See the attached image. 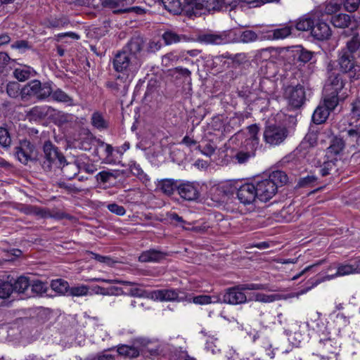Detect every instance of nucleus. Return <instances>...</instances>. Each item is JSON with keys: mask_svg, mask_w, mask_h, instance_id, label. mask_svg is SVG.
I'll list each match as a JSON object with an SVG mask.
<instances>
[{"mask_svg": "<svg viewBox=\"0 0 360 360\" xmlns=\"http://www.w3.org/2000/svg\"><path fill=\"white\" fill-rule=\"evenodd\" d=\"M213 10H221L223 8L231 7V9L235 8L240 2V0H212Z\"/></svg>", "mask_w": 360, "mask_h": 360, "instance_id": "nucleus-41", "label": "nucleus"}, {"mask_svg": "<svg viewBox=\"0 0 360 360\" xmlns=\"http://www.w3.org/2000/svg\"><path fill=\"white\" fill-rule=\"evenodd\" d=\"M318 184V178L313 175H307L299 179L297 186L298 188H311Z\"/></svg>", "mask_w": 360, "mask_h": 360, "instance_id": "nucleus-39", "label": "nucleus"}, {"mask_svg": "<svg viewBox=\"0 0 360 360\" xmlns=\"http://www.w3.org/2000/svg\"><path fill=\"white\" fill-rule=\"evenodd\" d=\"M34 215L41 219L49 218V216H50V210L36 206Z\"/></svg>", "mask_w": 360, "mask_h": 360, "instance_id": "nucleus-62", "label": "nucleus"}, {"mask_svg": "<svg viewBox=\"0 0 360 360\" xmlns=\"http://www.w3.org/2000/svg\"><path fill=\"white\" fill-rule=\"evenodd\" d=\"M10 60L11 58L7 53L0 52V75L5 71Z\"/></svg>", "mask_w": 360, "mask_h": 360, "instance_id": "nucleus-61", "label": "nucleus"}, {"mask_svg": "<svg viewBox=\"0 0 360 360\" xmlns=\"http://www.w3.org/2000/svg\"><path fill=\"white\" fill-rule=\"evenodd\" d=\"M289 135L287 127L277 124H270L265 127L263 136L266 143L276 146L281 144Z\"/></svg>", "mask_w": 360, "mask_h": 360, "instance_id": "nucleus-6", "label": "nucleus"}, {"mask_svg": "<svg viewBox=\"0 0 360 360\" xmlns=\"http://www.w3.org/2000/svg\"><path fill=\"white\" fill-rule=\"evenodd\" d=\"M278 295H265L263 293H257L255 296V299L257 302H272L278 300Z\"/></svg>", "mask_w": 360, "mask_h": 360, "instance_id": "nucleus-52", "label": "nucleus"}, {"mask_svg": "<svg viewBox=\"0 0 360 360\" xmlns=\"http://www.w3.org/2000/svg\"><path fill=\"white\" fill-rule=\"evenodd\" d=\"M6 93L11 98H15L21 96L20 86L17 82H9L6 87Z\"/></svg>", "mask_w": 360, "mask_h": 360, "instance_id": "nucleus-43", "label": "nucleus"}, {"mask_svg": "<svg viewBox=\"0 0 360 360\" xmlns=\"http://www.w3.org/2000/svg\"><path fill=\"white\" fill-rule=\"evenodd\" d=\"M259 127L256 124H252L248 127L250 138L245 140V146H250L251 148H257L259 143L257 134Z\"/></svg>", "mask_w": 360, "mask_h": 360, "instance_id": "nucleus-33", "label": "nucleus"}, {"mask_svg": "<svg viewBox=\"0 0 360 360\" xmlns=\"http://www.w3.org/2000/svg\"><path fill=\"white\" fill-rule=\"evenodd\" d=\"M11 139L8 130L4 127H0V145L6 148L11 145Z\"/></svg>", "mask_w": 360, "mask_h": 360, "instance_id": "nucleus-48", "label": "nucleus"}, {"mask_svg": "<svg viewBox=\"0 0 360 360\" xmlns=\"http://www.w3.org/2000/svg\"><path fill=\"white\" fill-rule=\"evenodd\" d=\"M143 46V42L140 37L132 38L127 45L123 49L124 51H127L130 54V56H134L139 58V53L141 52Z\"/></svg>", "mask_w": 360, "mask_h": 360, "instance_id": "nucleus-23", "label": "nucleus"}, {"mask_svg": "<svg viewBox=\"0 0 360 360\" xmlns=\"http://www.w3.org/2000/svg\"><path fill=\"white\" fill-rule=\"evenodd\" d=\"M165 45H171L180 42L181 40H186V37L183 34H178L173 30H167L162 35Z\"/></svg>", "mask_w": 360, "mask_h": 360, "instance_id": "nucleus-25", "label": "nucleus"}, {"mask_svg": "<svg viewBox=\"0 0 360 360\" xmlns=\"http://www.w3.org/2000/svg\"><path fill=\"white\" fill-rule=\"evenodd\" d=\"M214 8L210 0H184L183 5V10L189 15H200L204 9L210 11Z\"/></svg>", "mask_w": 360, "mask_h": 360, "instance_id": "nucleus-10", "label": "nucleus"}, {"mask_svg": "<svg viewBox=\"0 0 360 360\" xmlns=\"http://www.w3.org/2000/svg\"><path fill=\"white\" fill-rule=\"evenodd\" d=\"M94 292L96 294H101L103 295H118L120 291H122V289L117 287L112 286L110 288H103L98 285H96L94 288Z\"/></svg>", "mask_w": 360, "mask_h": 360, "instance_id": "nucleus-44", "label": "nucleus"}, {"mask_svg": "<svg viewBox=\"0 0 360 360\" xmlns=\"http://www.w3.org/2000/svg\"><path fill=\"white\" fill-rule=\"evenodd\" d=\"M294 53V57L296 58L298 61L303 63L309 62L313 56V52L306 50L302 47H298Z\"/></svg>", "mask_w": 360, "mask_h": 360, "instance_id": "nucleus-40", "label": "nucleus"}, {"mask_svg": "<svg viewBox=\"0 0 360 360\" xmlns=\"http://www.w3.org/2000/svg\"><path fill=\"white\" fill-rule=\"evenodd\" d=\"M15 156L24 165H26L30 160H34L33 157L34 146L27 140L21 141L20 146L15 148Z\"/></svg>", "mask_w": 360, "mask_h": 360, "instance_id": "nucleus-13", "label": "nucleus"}, {"mask_svg": "<svg viewBox=\"0 0 360 360\" xmlns=\"http://www.w3.org/2000/svg\"><path fill=\"white\" fill-rule=\"evenodd\" d=\"M188 298L191 299L190 302H193L194 304H196L203 305V304H208L213 302L212 300V297L210 295H200L194 296V297H191V295H188ZM219 302V300H217V301H214V302Z\"/></svg>", "mask_w": 360, "mask_h": 360, "instance_id": "nucleus-45", "label": "nucleus"}, {"mask_svg": "<svg viewBox=\"0 0 360 360\" xmlns=\"http://www.w3.org/2000/svg\"><path fill=\"white\" fill-rule=\"evenodd\" d=\"M356 28L355 26L347 30H344L340 34L344 37L352 36V39L347 43V48L351 53L356 52L360 47L359 34L356 32Z\"/></svg>", "mask_w": 360, "mask_h": 360, "instance_id": "nucleus-19", "label": "nucleus"}, {"mask_svg": "<svg viewBox=\"0 0 360 360\" xmlns=\"http://www.w3.org/2000/svg\"><path fill=\"white\" fill-rule=\"evenodd\" d=\"M198 41L206 44L221 45L228 41L226 32L214 33L206 32L198 36Z\"/></svg>", "mask_w": 360, "mask_h": 360, "instance_id": "nucleus-15", "label": "nucleus"}, {"mask_svg": "<svg viewBox=\"0 0 360 360\" xmlns=\"http://www.w3.org/2000/svg\"><path fill=\"white\" fill-rule=\"evenodd\" d=\"M340 69L342 72L349 73L350 77L355 76V66L352 60L349 56L343 55L339 60Z\"/></svg>", "mask_w": 360, "mask_h": 360, "instance_id": "nucleus-26", "label": "nucleus"}, {"mask_svg": "<svg viewBox=\"0 0 360 360\" xmlns=\"http://www.w3.org/2000/svg\"><path fill=\"white\" fill-rule=\"evenodd\" d=\"M292 27L284 26L281 28L274 29L267 32L266 37L268 39H283L291 34Z\"/></svg>", "mask_w": 360, "mask_h": 360, "instance_id": "nucleus-24", "label": "nucleus"}, {"mask_svg": "<svg viewBox=\"0 0 360 360\" xmlns=\"http://www.w3.org/2000/svg\"><path fill=\"white\" fill-rule=\"evenodd\" d=\"M311 34L318 40H325L331 35V30L327 23L319 21L316 24L314 23Z\"/></svg>", "mask_w": 360, "mask_h": 360, "instance_id": "nucleus-20", "label": "nucleus"}, {"mask_svg": "<svg viewBox=\"0 0 360 360\" xmlns=\"http://www.w3.org/2000/svg\"><path fill=\"white\" fill-rule=\"evenodd\" d=\"M89 289L86 285L75 286L70 288V295L72 296H84L88 294Z\"/></svg>", "mask_w": 360, "mask_h": 360, "instance_id": "nucleus-50", "label": "nucleus"}, {"mask_svg": "<svg viewBox=\"0 0 360 360\" xmlns=\"http://www.w3.org/2000/svg\"><path fill=\"white\" fill-rule=\"evenodd\" d=\"M58 169L61 170L65 179L71 180L79 172L81 169L80 162L76 160L74 162H67L65 160L63 167H58Z\"/></svg>", "mask_w": 360, "mask_h": 360, "instance_id": "nucleus-21", "label": "nucleus"}, {"mask_svg": "<svg viewBox=\"0 0 360 360\" xmlns=\"http://www.w3.org/2000/svg\"><path fill=\"white\" fill-rule=\"evenodd\" d=\"M266 289V285L260 283H244L237 285L226 289L223 295L222 302L232 305L245 304L248 302V299L243 291Z\"/></svg>", "mask_w": 360, "mask_h": 360, "instance_id": "nucleus-2", "label": "nucleus"}, {"mask_svg": "<svg viewBox=\"0 0 360 360\" xmlns=\"http://www.w3.org/2000/svg\"><path fill=\"white\" fill-rule=\"evenodd\" d=\"M320 282H321V280H319V279H316V280L311 279V280H309L308 281V283H309L310 285H309L308 287L301 290L299 292L292 293L290 295V297H299L300 295H302L307 292L311 288H313L314 287L316 286Z\"/></svg>", "mask_w": 360, "mask_h": 360, "instance_id": "nucleus-51", "label": "nucleus"}, {"mask_svg": "<svg viewBox=\"0 0 360 360\" xmlns=\"http://www.w3.org/2000/svg\"><path fill=\"white\" fill-rule=\"evenodd\" d=\"M330 110L323 106H318L312 115V121L316 124H320L326 121Z\"/></svg>", "mask_w": 360, "mask_h": 360, "instance_id": "nucleus-28", "label": "nucleus"}, {"mask_svg": "<svg viewBox=\"0 0 360 360\" xmlns=\"http://www.w3.org/2000/svg\"><path fill=\"white\" fill-rule=\"evenodd\" d=\"M357 268L353 265L349 264H342L339 265V276H345L350 274L358 273Z\"/></svg>", "mask_w": 360, "mask_h": 360, "instance_id": "nucleus-53", "label": "nucleus"}, {"mask_svg": "<svg viewBox=\"0 0 360 360\" xmlns=\"http://www.w3.org/2000/svg\"><path fill=\"white\" fill-rule=\"evenodd\" d=\"M237 190V198L244 205H250L258 198L257 188L252 184H244Z\"/></svg>", "mask_w": 360, "mask_h": 360, "instance_id": "nucleus-11", "label": "nucleus"}, {"mask_svg": "<svg viewBox=\"0 0 360 360\" xmlns=\"http://www.w3.org/2000/svg\"><path fill=\"white\" fill-rule=\"evenodd\" d=\"M179 60V56L174 52H169L162 58V63L166 67L172 65Z\"/></svg>", "mask_w": 360, "mask_h": 360, "instance_id": "nucleus-49", "label": "nucleus"}, {"mask_svg": "<svg viewBox=\"0 0 360 360\" xmlns=\"http://www.w3.org/2000/svg\"><path fill=\"white\" fill-rule=\"evenodd\" d=\"M177 191L183 199L188 201L195 200L200 195L198 187L193 183L181 184L177 186Z\"/></svg>", "mask_w": 360, "mask_h": 360, "instance_id": "nucleus-14", "label": "nucleus"}, {"mask_svg": "<svg viewBox=\"0 0 360 360\" xmlns=\"http://www.w3.org/2000/svg\"><path fill=\"white\" fill-rule=\"evenodd\" d=\"M217 149V146L212 141H208L202 148V153L206 156L210 157L213 155Z\"/></svg>", "mask_w": 360, "mask_h": 360, "instance_id": "nucleus-58", "label": "nucleus"}, {"mask_svg": "<svg viewBox=\"0 0 360 360\" xmlns=\"http://www.w3.org/2000/svg\"><path fill=\"white\" fill-rule=\"evenodd\" d=\"M117 351L120 356L129 358H135L139 355V351L136 347L127 345L119 346Z\"/></svg>", "mask_w": 360, "mask_h": 360, "instance_id": "nucleus-37", "label": "nucleus"}, {"mask_svg": "<svg viewBox=\"0 0 360 360\" xmlns=\"http://www.w3.org/2000/svg\"><path fill=\"white\" fill-rule=\"evenodd\" d=\"M351 115L352 117L356 118L357 120L360 119V98H356L354 102L351 104Z\"/></svg>", "mask_w": 360, "mask_h": 360, "instance_id": "nucleus-57", "label": "nucleus"}, {"mask_svg": "<svg viewBox=\"0 0 360 360\" xmlns=\"http://www.w3.org/2000/svg\"><path fill=\"white\" fill-rule=\"evenodd\" d=\"M224 57L231 60L233 63L238 65H240L246 61V56L245 53H237L235 55L226 53Z\"/></svg>", "mask_w": 360, "mask_h": 360, "instance_id": "nucleus-55", "label": "nucleus"}, {"mask_svg": "<svg viewBox=\"0 0 360 360\" xmlns=\"http://www.w3.org/2000/svg\"><path fill=\"white\" fill-rule=\"evenodd\" d=\"M44 160L41 165L45 172H51L61 167L65 162V157L51 141H46L43 145Z\"/></svg>", "mask_w": 360, "mask_h": 360, "instance_id": "nucleus-3", "label": "nucleus"}, {"mask_svg": "<svg viewBox=\"0 0 360 360\" xmlns=\"http://www.w3.org/2000/svg\"><path fill=\"white\" fill-rule=\"evenodd\" d=\"M337 155H338V143H337V138L334 137L332 141V143L326 150V156L328 159V161L325 162L324 167L321 169V173L323 176H325L329 174V169H331L330 165H335V161L337 160Z\"/></svg>", "mask_w": 360, "mask_h": 360, "instance_id": "nucleus-16", "label": "nucleus"}, {"mask_svg": "<svg viewBox=\"0 0 360 360\" xmlns=\"http://www.w3.org/2000/svg\"><path fill=\"white\" fill-rule=\"evenodd\" d=\"M336 12H338V0H328L325 8V13L331 15Z\"/></svg>", "mask_w": 360, "mask_h": 360, "instance_id": "nucleus-59", "label": "nucleus"}, {"mask_svg": "<svg viewBox=\"0 0 360 360\" xmlns=\"http://www.w3.org/2000/svg\"><path fill=\"white\" fill-rule=\"evenodd\" d=\"M257 39V34L252 30L244 31L240 36L241 41L244 43H249Z\"/></svg>", "mask_w": 360, "mask_h": 360, "instance_id": "nucleus-54", "label": "nucleus"}, {"mask_svg": "<svg viewBox=\"0 0 360 360\" xmlns=\"http://www.w3.org/2000/svg\"><path fill=\"white\" fill-rule=\"evenodd\" d=\"M166 254L156 250L155 249H150L143 252L139 257V261L141 262H159L165 258Z\"/></svg>", "mask_w": 360, "mask_h": 360, "instance_id": "nucleus-22", "label": "nucleus"}, {"mask_svg": "<svg viewBox=\"0 0 360 360\" xmlns=\"http://www.w3.org/2000/svg\"><path fill=\"white\" fill-rule=\"evenodd\" d=\"M31 293H27L29 297L42 295L46 292L48 288L47 283L40 281H34L32 283H30Z\"/></svg>", "mask_w": 360, "mask_h": 360, "instance_id": "nucleus-36", "label": "nucleus"}, {"mask_svg": "<svg viewBox=\"0 0 360 360\" xmlns=\"http://www.w3.org/2000/svg\"><path fill=\"white\" fill-rule=\"evenodd\" d=\"M245 147L246 150L241 149L238 151L234 156L239 164L245 163L250 158L254 157L255 155V151L256 148H251L250 146Z\"/></svg>", "mask_w": 360, "mask_h": 360, "instance_id": "nucleus-30", "label": "nucleus"}, {"mask_svg": "<svg viewBox=\"0 0 360 360\" xmlns=\"http://www.w3.org/2000/svg\"><path fill=\"white\" fill-rule=\"evenodd\" d=\"M150 298L160 301L191 302L188 294L179 289H162L150 292Z\"/></svg>", "mask_w": 360, "mask_h": 360, "instance_id": "nucleus-8", "label": "nucleus"}, {"mask_svg": "<svg viewBox=\"0 0 360 360\" xmlns=\"http://www.w3.org/2000/svg\"><path fill=\"white\" fill-rule=\"evenodd\" d=\"M52 93V82L41 83L39 80L34 79L29 82L21 89L22 99L27 97H35L39 101L49 98Z\"/></svg>", "mask_w": 360, "mask_h": 360, "instance_id": "nucleus-4", "label": "nucleus"}, {"mask_svg": "<svg viewBox=\"0 0 360 360\" xmlns=\"http://www.w3.org/2000/svg\"><path fill=\"white\" fill-rule=\"evenodd\" d=\"M158 186L161 191L167 195L173 194L177 186L173 179H166L160 181Z\"/></svg>", "mask_w": 360, "mask_h": 360, "instance_id": "nucleus-35", "label": "nucleus"}, {"mask_svg": "<svg viewBox=\"0 0 360 360\" xmlns=\"http://www.w3.org/2000/svg\"><path fill=\"white\" fill-rule=\"evenodd\" d=\"M91 122L94 127L100 130L106 129L108 127V122L98 111H96L92 114Z\"/></svg>", "mask_w": 360, "mask_h": 360, "instance_id": "nucleus-34", "label": "nucleus"}, {"mask_svg": "<svg viewBox=\"0 0 360 360\" xmlns=\"http://www.w3.org/2000/svg\"><path fill=\"white\" fill-rule=\"evenodd\" d=\"M338 75L330 72L324 86V106L330 111L338 105Z\"/></svg>", "mask_w": 360, "mask_h": 360, "instance_id": "nucleus-7", "label": "nucleus"}, {"mask_svg": "<svg viewBox=\"0 0 360 360\" xmlns=\"http://www.w3.org/2000/svg\"><path fill=\"white\" fill-rule=\"evenodd\" d=\"M53 112H55V109L51 106L37 105L27 112V116L30 120L37 121L51 115Z\"/></svg>", "mask_w": 360, "mask_h": 360, "instance_id": "nucleus-17", "label": "nucleus"}, {"mask_svg": "<svg viewBox=\"0 0 360 360\" xmlns=\"http://www.w3.org/2000/svg\"><path fill=\"white\" fill-rule=\"evenodd\" d=\"M50 96L55 101L68 103L70 105H73L72 98L60 89H57L54 91L52 89Z\"/></svg>", "mask_w": 360, "mask_h": 360, "instance_id": "nucleus-31", "label": "nucleus"}, {"mask_svg": "<svg viewBox=\"0 0 360 360\" xmlns=\"http://www.w3.org/2000/svg\"><path fill=\"white\" fill-rule=\"evenodd\" d=\"M49 218H53L56 219H70V216L64 212L57 211V210H50V216Z\"/></svg>", "mask_w": 360, "mask_h": 360, "instance_id": "nucleus-64", "label": "nucleus"}, {"mask_svg": "<svg viewBox=\"0 0 360 360\" xmlns=\"http://www.w3.org/2000/svg\"><path fill=\"white\" fill-rule=\"evenodd\" d=\"M35 75L36 72L27 66L16 68L13 72V76L20 82H25Z\"/></svg>", "mask_w": 360, "mask_h": 360, "instance_id": "nucleus-27", "label": "nucleus"}, {"mask_svg": "<svg viewBox=\"0 0 360 360\" xmlns=\"http://www.w3.org/2000/svg\"><path fill=\"white\" fill-rule=\"evenodd\" d=\"M314 20L309 17H303L300 18L295 25V28L300 31H307L312 30Z\"/></svg>", "mask_w": 360, "mask_h": 360, "instance_id": "nucleus-42", "label": "nucleus"}, {"mask_svg": "<svg viewBox=\"0 0 360 360\" xmlns=\"http://www.w3.org/2000/svg\"><path fill=\"white\" fill-rule=\"evenodd\" d=\"M126 0H103L102 2V6L105 8H110L112 11L113 13H129L134 9H139V7H130L125 8L124 2Z\"/></svg>", "mask_w": 360, "mask_h": 360, "instance_id": "nucleus-18", "label": "nucleus"}, {"mask_svg": "<svg viewBox=\"0 0 360 360\" xmlns=\"http://www.w3.org/2000/svg\"><path fill=\"white\" fill-rule=\"evenodd\" d=\"M288 181V177L283 171L272 172L269 178L258 181L255 186L258 199L264 202L269 200L277 193L278 187L286 184Z\"/></svg>", "mask_w": 360, "mask_h": 360, "instance_id": "nucleus-1", "label": "nucleus"}, {"mask_svg": "<svg viewBox=\"0 0 360 360\" xmlns=\"http://www.w3.org/2000/svg\"><path fill=\"white\" fill-rule=\"evenodd\" d=\"M165 8L174 15H179L183 11V6L179 0H162Z\"/></svg>", "mask_w": 360, "mask_h": 360, "instance_id": "nucleus-29", "label": "nucleus"}, {"mask_svg": "<svg viewBox=\"0 0 360 360\" xmlns=\"http://www.w3.org/2000/svg\"><path fill=\"white\" fill-rule=\"evenodd\" d=\"M108 209L112 213L117 215L122 216L125 214L126 210L123 206L119 205L116 203H111L108 205Z\"/></svg>", "mask_w": 360, "mask_h": 360, "instance_id": "nucleus-60", "label": "nucleus"}, {"mask_svg": "<svg viewBox=\"0 0 360 360\" xmlns=\"http://www.w3.org/2000/svg\"><path fill=\"white\" fill-rule=\"evenodd\" d=\"M284 95L289 105L293 109L301 108L306 100L304 88L301 84L287 86Z\"/></svg>", "mask_w": 360, "mask_h": 360, "instance_id": "nucleus-9", "label": "nucleus"}, {"mask_svg": "<svg viewBox=\"0 0 360 360\" xmlns=\"http://www.w3.org/2000/svg\"><path fill=\"white\" fill-rule=\"evenodd\" d=\"M351 23V16L345 13H339V27H347Z\"/></svg>", "mask_w": 360, "mask_h": 360, "instance_id": "nucleus-63", "label": "nucleus"}, {"mask_svg": "<svg viewBox=\"0 0 360 360\" xmlns=\"http://www.w3.org/2000/svg\"><path fill=\"white\" fill-rule=\"evenodd\" d=\"M236 187L231 182H224L218 185H215L210 189L212 198L217 202L224 201V199L230 195H232Z\"/></svg>", "mask_w": 360, "mask_h": 360, "instance_id": "nucleus-12", "label": "nucleus"}, {"mask_svg": "<svg viewBox=\"0 0 360 360\" xmlns=\"http://www.w3.org/2000/svg\"><path fill=\"white\" fill-rule=\"evenodd\" d=\"M112 64L115 71L127 72L128 75H134L141 65L139 58L130 56L128 52L123 50L115 56Z\"/></svg>", "mask_w": 360, "mask_h": 360, "instance_id": "nucleus-5", "label": "nucleus"}, {"mask_svg": "<svg viewBox=\"0 0 360 360\" xmlns=\"http://www.w3.org/2000/svg\"><path fill=\"white\" fill-rule=\"evenodd\" d=\"M13 291V283L11 282L6 281L0 283V298H8Z\"/></svg>", "mask_w": 360, "mask_h": 360, "instance_id": "nucleus-46", "label": "nucleus"}, {"mask_svg": "<svg viewBox=\"0 0 360 360\" xmlns=\"http://www.w3.org/2000/svg\"><path fill=\"white\" fill-rule=\"evenodd\" d=\"M118 176L117 172L102 171L96 175V179L105 184L108 182L111 178L117 179Z\"/></svg>", "mask_w": 360, "mask_h": 360, "instance_id": "nucleus-47", "label": "nucleus"}, {"mask_svg": "<svg viewBox=\"0 0 360 360\" xmlns=\"http://www.w3.org/2000/svg\"><path fill=\"white\" fill-rule=\"evenodd\" d=\"M360 6V0H345L344 7L348 12L356 11Z\"/></svg>", "mask_w": 360, "mask_h": 360, "instance_id": "nucleus-56", "label": "nucleus"}, {"mask_svg": "<svg viewBox=\"0 0 360 360\" xmlns=\"http://www.w3.org/2000/svg\"><path fill=\"white\" fill-rule=\"evenodd\" d=\"M51 287L55 292L61 295H65L69 291L70 286L68 281L58 278L51 281Z\"/></svg>", "mask_w": 360, "mask_h": 360, "instance_id": "nucleus-38", "label": "nucleus"}, {"mask_svg": "<svg viewBox=\"0 0 360 360\" xmlns=\"http://www.w3.org/2000/svg\"><path fill=\"white\" fill-rule=\"evenodd\" d=\"M30 282L28 278L25 276H20L13 284V290L18 293H23L27 295L29 290Z\"/></svg>", "mask_w": 360, "mask_h": 360, "instance_id": "nucleus-32", "label": "nucleus"}]
</instances>
